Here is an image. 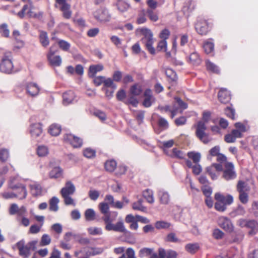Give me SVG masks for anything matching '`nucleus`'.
Listing matches in <instances>:
<instances>
[{
    "instance_id": "nucleus-54",
    "label": "nucleus",
    "mask_w": 258,
    "mask_h": 258,
    "mask_svg": "<svg viewBox=\"0 0 258 258\" xmlns=\"http://www.w3.org/2000/svg\"><path fill=\"white\" fill-rule=\"evenodd\" d=\"M58 44L59 47L64 51H68L71 46L69 42L63 40H59Z\"/></svg>"
},
{
    "instance_id": "nucleus-28",
    "label": "nucleus",
    "mask_w": 258,
    "mask_h": 258,
    "mask_svg": "<svg viewBox=\"0 0 258 258\" xmlns=\"http://www.w3.org/2000/svg\"><path fill=\"white\" fill-rule=\"evenodd\" d=\"M48 60L50 65L53 67H59L61 64V58L59 55L49 56Z\"/></svg>"
},
{
    "instance_id": "nucleus-11",
    "label": "nucleus",
    "mask_w": 258,
    "mask_h": 258,
    "mask_svg": "<svg viewBox=\"0 0 258 258\" xmlns=\"http://www.w3.org/2000/svg\"><path fill=\"white\" fill-rule=\"evenodd\" d=\"M218 224L221 228L228 232L232 231L233 226L230 219L225 217L219 218Z\"/></svg>"
},
{
    "instance_id": "nucleus-39",
    "label": "nucleus",
    "mask_w": 258,
    "mask_h": 258,
    "mask_svg": "<svg viewBox=\"0 0 258 258\" xmlns=\"http://www.w3.org/2000/svg\"><path fill=\"white\" fill-rule=\"evenodd\" d=\"M245 213L244 208L241 206H238L236 209L231 212V217H234L237 216H242Z\"/></svg>"
},
{
    "instance_id": "nucleus-43",
    "label": "nucleus",
    "mask_w": 258,
    "mask_h": 258,
    "mask_svg": "<svg viewBox=\"0 0 258 258\" xmlns=\"http://www.w3.org/2000/svg\"><path fill=\"white\" fill-rule=\"evenodd\" d=\"M37 153L39 157H44L48 154V149L45 146H40L37 148Z\"/></svg>"
},
{
    "instance_id": "nucleus-37",
    "label": "nucleus",
    "mask_w": 258,
    "mask_h": 258,
    "mask_svg": "<svg viewBox=\"0 0 258 258\" xmlns=\"http://www.w3.org/2000/svg\"><path fill=\"white\" fill-rule=\"evenodd\" d=\"M187 156L189 158L192 160L195 164L199 163L201 160V156L200 153L195 152H189L187 153Z\"/></svg>"
},
{
    "instance_id": "nucleus-17",
    "label": "nucleus",
    "mask_w": 258,
    "mask_h": 258,
    "mask_svg": "<svg viewBox=\"0 0 258 258\" xmlns=\"http://www.w3.org/2000/svg\"><path fill=\"white\" fill-rule=\"evenodd\" d=\"M42 129L40 123H35L30 126V133L33 139H36L42 134Z\"/></svg>"
},
{
    "instance_id": "nucleus-8",
    "label": "nucleus",
    "mask_w": 258,
    "mask_h": 258,
    "mask_svg": "<svg viewBox=\"0 0 258 258\" xmlns=\"http://www.w3.org/2000/svg\"><path fill=\"white\" fill-rule=\"evenodd\" d=\"M211 28V24L205 20L198 21L195 25L197 32L201 35L207 34Z\"/></svg>"
},
{
    "instance_id": "nucleus-20",
    "label": "nucleus",
    "mask_w": 258,
    "mask_h": 258,
    "mask_svg": "<svg viewBox=\"0 0 258 258\" xmlns=\"http://www.w3.org/2000/svg\"><path fill=\"white\" fill-rule=\"evenodd\" d=\"M158 197L161 204L167 205L170 202V195L168 192L164 189L158 191Z\"/></svg>"
},
{
    "instance_id": "nucleus-10",
    "label": "nucleus",
    "mask_w": 258,
    "mask_h": 258,
    "mask_svg": "<svg viewBox=\"0 0 258 258\" xmlns=\"http://www.w3.org/2000/svg\"><path fill=\"white\" fill-rule=\"evenodd\" d=\"M206 170L213 180H216L218 176L216 175L215 171H222L223 170V166L220 164L213 163L211 166L207 167Z\"/></svg>"
},
{
    "instance_id": "nucleus-25",
    "label": "nucleus",
    "mask_w": 258,
    "mask_h": 258,
    "mask_svg": "<svg viewBox=\"0 0 258 258\" xmlns=\"http://www.w3.org/2000/svg\"><path fill=\"white\" fill-rule=\"evenodd\" d=\"M188 61L191 64L198 66L201 63V59L197 52H194L189 56Z\"/></svg>"
},
{
    "instance_id": "nucleus-9",
    "label": "nucleus",
    "mask_w": 258,
    "mask_h": 258,
    "mask_svg": "<svg viewBox=\"0 0 258 258\" xmlns=\"http://www.w3.org/2000/svg\"><path fill=\"white\" fill-rule=\"evenodd\" d=\"M63 140L64 142L70 144L75 148H80L83 145L82 139L72 134H65Z\"/></svg>"
},
{
    "instance_id": "nucleus-22",
    "label": "nucleus",
    "mask_w": 258,
    "mask_h": 258,
    "mask_svg": "<svg viewBox=\"0 0 258 258\" xmlns=\"http://www.w3.org/2000/svg\"><path fill=\"white\" fill-rule=\"evenodd\" d=\"M203 48L207 54L213 52L214 50V40L212 38H210L206 40L203 43Z\"/></svg>"
},
{
    "instance_id": "nucleus-38",
    "label": "nucleus",
    "mask_w": 258,
    "mask_h": 258,
    "mask_svg": "<svg viewBox=\"0 0 258 258\" xmlns=\"http://www.w3.org/2000/svg\"><path fill=\"white\" fill-rule=\"evenodd\" d=\"M173 107H177L181 109H185L187 108V105L186 103L183 102L180 98L178 97L175 98V103H174Z\"/></svg>"
},
{
    "instance_id": "nucleus-62",
    "label": "nucleus",
    "mask_w": 258,
    "mask_h": 258,
    "mask_svg": "<svg viewBox=\"0 0 258 258\" xmlns=\"http://www.w3.org/2000/svg\"><path fill=\"white\" fill-rule=\"evenodd\" d=\"M158 125L159 127L163 130H165L168 127V123L167 121L164 118L160 117L158 120Z\"/></svg>"
},
{
    "instance_id": "nucleus-32",
    "label": "nucleus",
    "mask_w": 258,
    "mask_h": 258,
    "mask_svg": "<svg viewBox=\"0 0 258 258\" xmlns=\"http://www.w3.org/2000/svg\"><path fill=\"white\" fill-rule=\"evenodd\" d=\"M84 216L86 221H91L96 219V213L93 209H88L84 213Z\"/></svg>"
},
{
    "instance_id": "nucleus-59",
    "label": "nucleus",
    "mask_w": 258,
    "mask_h": 258,
    "mask_svg": "<svg viewBox=\"0 0 258 258\" xmlns=\"http://www.w3.org/2000/svg\"><path fill=\"white\" fill-rule=\"evenodd\" d=\"M157 51H166L167 50V42L165 40H162L159 42L157 47Z\"/></svg>"
},
{
    "instance_id": "nucleus-26",
    "label": "nucleus",
    "mask_w": 258,
    "mask_h": 258,
    "mask_svg": "<svg viewBox=\"0 0 258 258\" xmlns=\"http://www.w3.org/2000/svg\"><path fill=\"white\" fill-rule=\"evenodd\" d=\"M30 189L31 194L33 196L37 197L41 195L42 187L39 184L35 183L31 184Z\"/></svg>"
},
{
    "instance_id": "nucleus-56",
    "label": "nucleus",
    "mask_w": 258,
    "mask_h": 258,
    "mask_svg": "<svg viewBox=\"0 0 258 258\" xmlns=\"http://www.w3.org/2000/svg\"><path fill=\"white\" fill-rule=\"evenodd\" d=\"M51 242V238L50 236L47 234H44L42 236L40 244L41 246H45L50 244Z\"/></svg>"
},
{
    "instance_id": "nucleus-49",
    "label": "nucleus",
    "mask_w": 258,
    "mask_h": 258,
    "mask_svg": "<svg viewBox=\"0 0 258 258\" xmlns=\"http://www.w3.org/2000/svg\"><path fill=\"white\" fill-rule=\"evenodd\" d=\"M165 74L166 76L170 78L172 81H175L177 79L176 73L171 69H166Z\"/></svg>"
},
{
    "instance_id": "nucleus-3",
    "label": "nucleus",
    "mask_w": 258,
    "mask_h": 258,
    "mask_svg": "<svg viewBox=\"0 0 258 258\" xmlns=\"http://www.w3.org/2000/svg\"><path fill=\"white\" fill-rule=\"evenodd\" d=\"M12 57L11 52H6L0 60V72L6 74L14 73V66L12 61Z\"/></svg>"
},
{
    "instance_id": "nucleus-33",
    "label": "nucleus",
    "mask_w": 258,
    "mask_h": 258,
    "mask_svg": "<svg viewBox=\"0 0 258 258\" xmlns=\"http://www.w3.org/2000/svg\"><path fill=\"white\" fill-rule=\"evenodd\" d=\"M61 131V126L58 124H51L49 128V133L50 135L53 136H58Z\"/></svg>"
},
{
    "instance_id": "nucleus-40",
    "label": "nucleus",
    "mask_w": 258,
    "mask_h": 258,
    "mask_svg": "<svg viewBox=\"0 0 258 258\" xmlns=\"http://www.w3.org/2000/svg\"><path fill=\"white\" fill-rule=\"evenodd\" d=\"M0 34L3 37L6 38L9 37L10 31L6 23H3L0 25Z\"/></svg>"
},
{
    "instance_id": "nucleus-1",
    "label": "nucleus",
    "mask_w": 258,
    "mask_h": 258,
    "mask_svg": "<svg viewBox=\"0 0 258 258\" xmlns=\"http://www.w3.org/2000/svg\"><path fill=\"white\" fill-rule=\"evenodd\" d=\"M98 207L100 212L103 214L102 219L104 222L105 229L107 231L123 233L126 236L132 235V233L125 228L123 222L122 220L118 221L115 224H113V222L115 220L118 213L115 211H109V206L107 203H100Z\"/></svg>"
},
{
    "instance_id": "nucleus-61",
    "label": "nucleus",
    "mask_w": 258,
    "mask_h": 258,
    "mask_svg": "<svg viewBox=\"0 0 258 258\" xmlns=\"http://www.w3.org/2000/svg\"><path fill=\"white\" fill-rule=\"evenodd\" d=\"M215 208L218 211L223 212L226 210V206L222 202L217 201Z\"/></svg>"
},
{
    "instance_id": "nucleus-5",
    "label": "nucleus",
    "mask_w": 258,
    "mask_h": 258,
    "mask_svg": "<svg viewBox=\"0 0 258 258\" xmlns=\"http://www.w3.org/2000/svg\"><path fill=\"white\" fill-rule=\"evenodd\" d=\"M206 130L205 123L203 121H199L197 123L196 134L200 141L205 144L210 142L208 135L205 133Z\"/></svg>"
},
{
    "instance_id": "nucleus-55",
    "label": "nucleus",
    "mask_w": 258,
    "mask_h": 258,
    "mask_svg": "<svg viewBox=\"0 0 258 258\" xmlns=\"http://www.w3.org/2000/svg\"><path fill=\"white\" fill-rule=\"evenodd\" d=\"M96 152L91 148H86L84 150L83 154L85 157L88 158H91L95 156Z\"/></svg>"
},
{
    "instance_id": "nucleus-13",
    "label": "nucleus",
    "mask_w": 258,
    "mask_h": 258,
    "mask_svg": "<svg viewBox=\"0 0 258 258\" xmlns=\"http://www.w3.org/2000/svg\"><path fill=\"white\" fill-rule=\"evenodd\" d=\"M26 90L28 94L32 97H35L38 95L40 89L36 83L29 82L26 85Z\"/></svg>"
},
{
    "instance_id": "nucleus-30",
    "label": "nucleus",
    "mask_w": 258,
    "mask_h": 258,
    "mask_svg": "<svg viewBox=\"0 0 258 258\" xmlns=\"http://www.w3.org/2000/svg\"><path fill=\"white\" fill-rule=\"evenodd\" d=\"M116 5L118 10L122 13L126 11L130 7V5L124 0H118Z\"/></svg>"
},
{
    "instance_id": "nucleus-18",
    "label": "nucleus",
    "mask_w": 258,
    "mask_h": 258,
    "mask_svg": "<svg viewBox=\"0 0 258 258\" xmlns=\"http://www.w3.org/2000/svg\"><path fill=\"white\" fill-rule=\"evenodd\" d=\"M75 97L76 96L73 91L70 90L66 92L62 95L63 104L64 105H67L73 103Z\"/></svg>"
},
{
    "instance_id": "nucleus-27",
    "label": "nucleus",
    "mask_w": 258,
    "mask_h": 258,
    "mask_svg": "<svg viewBox=\"0 0 258 258\" xmlns=\"http://www.w3.org/2000/svg\"><path fill=\"white\" fill-rule=\"evenodd\" d=\"M59 199L56 197H53L49 202V209L51 211L57 212L58 210V204Z\"/></svg>"
},
{
    "instance_id": "nucleus-7",
    "label": "nucleus",
    "mask_w": 258,
    "mask_h": 258,
    "mask_svg": "<svg viewBox=\"0 0 258 258\" xmlns=\"http://www.w3.org/2000/svg\"><path fill=\"white\" fill-rule=\"evenodd\" d=\"M95 18L101 22H106L109 21L111 15L105 8H101L94 13Z\"/></svg>"
},
{
    "instance_id": "nucleus-12",
    "label": "nucleus",
    "mask_w": 258,
    "mask_h": 258,
    "mask_svg": "<svg viewBox=\"0 0 258 258\" xmlns=\"http://www.w3.org/2000/svg\"><path fill=\"white\" fill-rule=\"evenodd\" d=\"M16 246L19 251V255L25 257H29L31 254L30 251L25 246L24 240L22 239L16 244Z\"/></svg>"
},
{
    "instance_id": "nucleus-21",
    "label": "nucleus",
    "mask_w": 258,
    "mask_h": 258,
    "mask_svg": "<svg viewBox=\"0 0 258 258\" xmlns=\"http://www.w3.org/2000/svg\"><path fill=\"white\" fill-rule=\"evenodd\" d=\"M87 249L85 251V255L87 256H95L103 252V250L101 248H96L93 247H86Z\"/></svg>"
},
{
    "instance_id": "nucleus-2",
    "label": "nucleus",
    "mask_w": 258,
    "mask_h": 258,
    "mask_svg": "<svg viewBox=\"0 0 258 258\" xmlns=\"http://www.w3.org/2000/svg\"><path fill=\"white\" fill-rule=\"evenodd\" d=\"M137 33L143 36L141 39V42L145 45L151 54H154L155 49L153 46V35L151 31L146 28H142L137 29Z\"/></svg>"
},
{
    "instance_id": "nucleus-45",
    "label": "nucleus",
    "mask_w": 258,
    "mask_h": 258,
    "mask_svg": "<svg viewBox=\"0 0 258 258\" xmlns=\"http://www.w3.org/2000/svg\"><path fill=\"white\" fill-rule=\"evenodd\" d=\"M206 67L208 70L213 73L217 74L219 73L218 67L209 60L206 61Z\"/></svg>"
},
{
    "instance_id": "nucleus-31",
    "label": "nucleus",
    "mask_w": 258,
    "mask_h": 258,
    "mask_svg": "<svg viewBox=\"0 0 258 258\" xmlns=\"http://www.w3.org/2000/svg\"><path fill=\"white\" fill-rule=\"evenodd\" d=\"M199 248L200 246L198 243H188L185 246V250L191 254L196 253Z\"/></svg>"
},
{
    "instance_id": "nucleus-16",
    "label": "nucleus",
    "mask_w": 258,
    "mask_h": 258,
    "mask_svg": "<svg viewBox=\"0 0 258 258\" xmlns=\"http://www.w3.org/2000/svg\"><path fill=\"white\" fill-rule=\"evenodd\" d=\"M215 199L216 201L222 202L226 206L231 204L233 202V198L231 195H228L224 196L219 192L215 194Z\"/></svg>"
},
{
    "instance_id": "nucleus-58",
    "label": "nucleus",
    "mask_w": 258,
    "mask_h": 258,
    "mask_svg": "<svg viewBox=\"0 0 258 258\" xmlns=\"http://www.w3.org/2000/svg\"><path fill=\"white\" fill-rule=\"evenodd\" d=\"M93 114L98 117L101 120H105L106 118V115L105 113L100 110H95L93 112Z\"/></svg>"
},
{
    "instance_id": "nucleus-47",
    "label": "nucleus",
    "mask_w": 258,
    "mask_h": 258,
    "mask_svg": "<svg viewBox=\"0 0 258 258\" xmlns=\"http://www.w3.org/2000/svg\"><path fill=\"white\" fill-rule=\"evenodd\" d=\"M146 14L151 21L153 22H156L157 21H158V15L156 12L153 11V10L148 9L146 11Z\"/></svg>"
},
{
    "instance_id": "nucleus-50",
    "label": "nucleus",
    "mask_w": 258,
    "mask_h": 258,
    "mask_svg": "<svg viewBox=\"0 0 258 258\" xmlns=\"http://www.w3.org/2000/svg\"><path fill=\"white\" fill-rule=\"evenodd\" d=\"M9 157V152L7 149H2L0 150V161L5 162Z\"/></svg>"
},
{
    "instance_id": "nucleus-52",
    "label": "nucleus",
    "mask_w": 258,
    "mask_h": 258,
    "mask_svg": "<svg viewBox=\"0 0 258 258\" xmlns=\"http://www.w3.org/2000/svg\"><path fill=\"white\" fill-rule=\"evenodd\" d=\"M195 8V4L192 1H189L183 7L184 13L186 12H191Z\"/></svg>"
},
{
    "instance_id": "nucleus-60",
    "label": "nucleus",
    "mask_w": 258,
    "mask_h": 258,
    "mask_svg": "<svg viewBox=\"0 0 258 258\" xmlns=\"http://www.w3.org/2000/svg\"><path fill=\"white\" fill-rule=\"evenodd\" d=\"M170 226V224L168 222L159 221H157L155 223V227L157 229L167 228Z\"/></svg>"
},
{
    "instance_id": "nucleus-48",
    "label": "nucleus",
    "mask_w": 258,
    "mask_h": 258,
    "mask_svg": "<svg viewBox=\"0 0 258 258\" xmlns=\"http://www.w3.org/2000/svg\"><path fill=\"white\" fill-rule=\"evenodd\" d=\"M142 92V90L140 86L137 84L133 85L130 89V93L132 95L138 96Z\"/></svg>"
},
{
    "instance_id": "nucleus-34",
    "label": "nucleus",
    "mask_w": 258,
    "mask_h": 258,
    "mask_svg": "<svg viewBox=\"0 0 258 258\" xmlns=\"http://www.w3.org/2000/svg\"><path fill=\"white\" fill-rule=\"evenodd\" d=\"M143 196L149 203L153 204L154 202L153 192L152 190L147 189L144 190Z\"/></svg>"
},
{
    "instance_id": "nucleus-15",
    "label": "nucleus",
    "mask_w": 258,
    "mask_h": 258,
    "mask_svg": "<svg viewBox=\"0 0 258 258\" xmlns=\"http://www.w3.org/2000/svg\"><path fill=\"white\" fill-rule=\"evenodd\" d=\"M218 99L222 103H227L231 99V96L229 92L226 89L221 88L219 91Z\"/></svg>"
},
{
    "instance_id": "nucleus-23",
    "label": "nucleus",
    "mask_w": 258,
    "mask_h": 258,
    "mask_svg": "<svg viewBox=\"0 0 258 258\" xmlns=\"http://www.w3.org/2000/svg\"><path fill=\"white\" fill-rule=\"evenodd\" d=\"M246 227L250 229L249 234L254 235L258 231V223L254 220H247Z\"/></svg>"
},
{
    "instance_id": "nucleus-4",
    "label": "nucleus",
    "mask_w": 258,
    "mask_h": 258,
    "mask_svg": "<svg viewBox=\"0 0 258 258\" xmlns=\"http://www.w3.org/2000/svg\"><path fill=\"white\" fill-rule=\"evenodd\" d=\"M10 187L12 189H21L22 192V195L20 194H15L14 192H6L3 195L5 199H10L13 198H17L19 200H23L26 198L27 195V192L26 188V186L22 184L17 183V184H13L12 180L10 183Z\"/></svg>"
},
{
    "instance_id": "nucleus-19",
    "label": "nucleus",
    "mask_w": 258,
    "mask_h": 258,
    "mask_svg": "<svg viewBox=\"0 0 258 258\" xmlns=\"http://www.w3.org/2000/svg\"><path fill=\"white\" fill-rule=\"evenodd\" d=\"M50 165L52 169L49 172V177L51 178L60 177L62 174V169L59 166L53 167L52 161H50Z\"/></svg>"
},
{
    "instance_id": "nucleus-51",
    "label": "nucleus",
    "mask_w": 258,
    "mask_h": 258,
    "mask_svg": "<svg viewBox=\"0 0 258 258\" xmlns=\"http://www.w3.org/2000/svg\"><path fill=\"white\" fill-rule=\"evenodd\" d=\"M100 193L99 191L95 189H90L88 192V196L90 199L94 201H96L99 198Z\"/></svg>"
},
{
    "instance_id": "nucleus-35",
    "label": "nucleus",
    "mask_w": 258,
    "mask_h": 258,
    "mask_svg": "<svg viewBox=\"0 0 258 258\" xmlns=\"http://www.w3.org/2000/svg\"><path fill=\"white\" fill-rule=\"evenodd\" d=\"M70 8V5L59 7L60 10L62 12V16L65 19H69L71 17L72 13Z\"/></svg>"
},
{
    "instance_id": "nucleus-6",
    "label": "nucleus",
    "mask_w": 258,
    "mask_h": 258,
    "mask_svg": "<svg viewBox=\"0 0 258 258\" xmlns=\"http://www.w3.org/2000/svg\"><path fill=\"white\" fill-rule=\"evenodd\" d=\"M222 177L226 180H230L236 177V173L234 169V166L232 162H227L224 164V169H223Z\"/></svg>"
},
{
    "instance_id": "nucleus-63",
    "label": "nucleus",
    "mask_w": 258,
    "mask_h": 258,
    "mask_svg": "<svg viewBox=\"0 0 258 258\" xmlns=\"http://www.w3.org/2000/svg\"><path fill=\"white\" fill-rule=\"evenodd\" d=\"M202 190L206 197H210L212 193V188L207 185L202 186Z\"/></svg>"
},
{
    "instance_id": "nucleus-24",
    "label": "nucleus",
    "mask_w": 258,
    "mask_h": 258,
    "mask_svg": "<svg viewBox=\"0 0 258 258\" xmlns=\"http://www.w3.org/2000/svg\"><path fill=\"white\" fill-rule=\"evenodd\" d=\"M104 67L102 64L91 65L89 68V74L91 77H94L97 72L102 71Z\"/></svg>"
},
{
    "instance_id": "nucleus-29",
    "label": "nucleus",
    "mask_w": 258,
    "mask_h": 258,
    "mask_svg": "<svg viewBox=\"0 0 258 258\" xmlns=\"http://www.w3.org/2000/svg\"><path fill=\"white\" fill-rule=\"evenodd\" d=\"M39 40L42 45L44 47H46L49 45V41L46 32L43 31H40Z\"/></svg>"
},
{
    "instance_id": "nucleus-36",
    "label": "nucleus",
    "mask_w": 258,
    "mask_h": 258,
    "mask_svg": "<svg viewBox=\"0 0 258 258\" xmlns=\"http://www.w3.org/2000/svg\"><path fill=\"white\" fill-rule=\"evenodd\" d=\"M105 169L109 172H113L116 167V163L115 160L107 161L104 164Z\"/></svg>"
},
{
    "instance_id": "nucleus-57",
    "label": "nucleus",
    "mask_w": 258,
    "mask_h": 258,
    "mask_svg": "<svg viewBox=\"0 0 258 258\" xmlns=\"http://www.w3.org/2000/svg\"><path fill=\"white\" fill-rule=\"evenodd\" d=\"M172 153L174 157L179 159H183L184 158L185 154L184 153L177 148H173L172 149Z\"/></svg>"
},
{
    "instance_id": "nucleus-53",
    "label": "nucleus",
    "mask_w": 258,
    "mask_h": 258,
    "mask_svg": "<svg viewBox=\"0 0 258 258\" xmlns=\"http://www.w3.org/2000/svg\"><path fill=\"white\" fill-rule=\"evenodd\" d=\"M89 233L92 235H101L102 234V230L101 228L98 227H90L88 228Z\"/></svg>"
},
{
    "instance_id": "nucleus-46",
    "label": "nucleus",
    "mask_w": 258,
    "mask_h": 258,
    "mask_svg": "<svg viewBox=\"0 0 258 258\" xmlns=\"http://www.w3.org/2000/svg\"><path fill=\"white\" fill-rule=\"evenodd\" d=\"M113 80L111 78H109L106 79L105 78L104 81V87L103 88H111L112 89L115 90L116 88V85L113 83Z\"/></svg>"
},
{
    "instance_id": "nucleus-14",
    "label": "nucleus",
    "mask_w": 258,
    "mask_h": 258,
    "mask_svg": "<svg viewBox=\"0 0 258 258\" xmlns=\"http://www.w3.org/2000/svg\"><path fill=\"white\" fill-rule=\"evenodd\" d=\"M76 188L74 184L70 181H67L63 187L60 190L62 196H71L75 191Z\"/></svg>"
},
{
    "instance_id": "nucleus-41",
    "label": "nucleus",
    "mask_w": 258,
    "mask_h": 258,
    "mask_svg": "<svg viewBox=\"0 0 258 258\" xmlns=\"http://www.w3.org/2000/svg\"><path fill=\"white\" fill-rule=\"evenodd\" d=\"M153 252V249L151 248H143L139 252V257L142 258L151 255Z\"/></svg>"
},
{
    "instance_id": "nucleus-42",
    "label": "nucleus",
    "mask_w": 258,
    "mask_h": 258,
    "mask_svg": "<svg viewBox=\"0 0 258 258\" xmlns=\"http://www.w3.org/2000/svg\"><path fill=\"white\" fill-rule=\"evenodd\" d=\"M237 190L239 193L248 191V187L247 183L243 181H239L237 184Z\"/></svg>"
},
{
    "instance_id": "nucleus-44",
    "label": "nucleus",
    "mask_w": 258,
    "mask_h": 258,
    "mask_svg": "<svg viewBox=\"0 0 258 258\" xmlns=\"http://www.w3.org/2000/svg\"><path fill=\"white\" fill-rule=\"evenodd\" d=\"M225 113L227 117L232 119L233 120L235 119V111L234 108H233L231 105L225 108Z\"/></svg>"
},
{
    "instance_id": "nucleus-64",
    "label": "nucleus",
    "mask_w": 258,
    "mask_h": 258,
    "mask_svg": "<svg viewBox=\"0 0 258 258\" xmlns=\"http://www.w3.org/2000/svg\"><path fill=\"white\" fill-rule=\"evenodd\" d=\"M138 103V100L134 95L130 96L126 102V104H132L134 107H136Z\"/></svg>"
}]
</instances>
